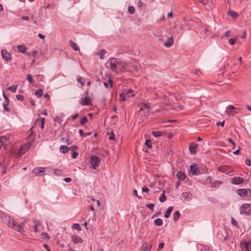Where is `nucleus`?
Wrapping results in <instances>:
<instances>
[{"label":"nucleus","mask_w":251,"mask_h":251,"mask_svg":"<svg viewBox=\"0 0 251 251\" xmlns=\"http://www.w3.org/2000/svg\"><path fill=\"white\" fill-rule=\"evenodd\" d=\"M6 220L8 221L7 225L10 227L13 228L15 230L20 232L23 233L25 230L24 229V226L26 223V221L25 220L21 224H19L17 222L15 221L13 219H11L10 217H8L6 218Z\"/></svg>","instance_id":"f257e3e1"},{"label":"nucleus","mask_w":251,"mask_h":251,"mask_svg":"<svg viewBox=\"0 0 251 251\" xmlns=\"http://www.w3.org/2000/svg\"><path fill=\"white\" fill-rule=\"evenodd\" d=\"M138 107L140 109L139 113L144 117H146L149 115L150 107L146 103L140 102L138 103Z\"/></svg>","instance_id":"f03ea898"},{"label":"nucleus","mask_w":251,"mask_h":251,"mask_svg":"<svg viewBox=\"0 0 251 251\" xmlns=\"http://www.w3.org/2000/svg\"><path fill=\"white\" fill-rule=\"evenodd\" d=\"M107 63L109 64L111 70L116 73L120 72V60L115 58L110 59Z\"/></svg>","instance_id":"7ed1b4c3"},{"label":"nucleus","mask_w":251,"mask_h":251,"mask_svg":"<svg viewBox=\"0 0 251 251\" xmlns=\"http://www.w3.org/2000/svg\"><path fill=\"white\" fill-rule=\"evenodd\" d=\"M241 215L250 216L251 215V204L244 203L240 207Z\"/></svg>","instance_id":"20e7f679"},{"label":"nucleus","mask_w":251,"mask_h":251,"mask_svg":"<svg viewBox=\"0 0 251 251\" xmlns=\"http://www.w3.org/2000/svg\"><path fill=\"white\" fill-rule=\"evenodd\" d=\"M240 111V109L230 105L226 107V113L227 115L234 116Z\"/></svg>","instance_id":"39448f33"},{"label":"nucleus","mask_w":251,"mask_h":251,"mask_svg":"<svg viewBox=\"0 0 251 251\" xmlns=\"http://www.w3.org/2000/svg\"><path fill=\"white\" fill-rule=\"evenodd\" d=\"M90 163L92 166V168L93 169H96L100 165V158L96 155H92L90 157Z\"/></svg>","instance_id":"423d86ee"},{"label":"nucleus","mask_w":251,"mask_h":251,"mask_svg":"<svg viewBox=\"0 0 251 251\" xmlns=\"http://www.w3.org/2000/svg\"><path fill=\"white\" fill-rule=\"evenodd\" d=\"M31 146V143L30 142H28L24 145L22 146L19 151V154L20 155H22L25 154L26 151H27L30 149Z\"/></svg>","instance_id":"0eeeda50"},{"label":"nucleus","mask_w":251,"mask_h":251,"mask_svg":"<svg viewBox=\"0 0 251 251\" xmlns=\"http://www.w3.org/2000/svg\"><path fill=\"white\" fill-rule=\"evenodd\" d=\"M218 171L226 174H229L233 172L231 167L228 166H221L219 167Z\"/></svg>","instance_id":"6e6552de"},{"label":"nucleus","mask_w":251,"mask_h":251,"mask_svg":"<svg viewBox=\"0 0 251 251\" xmlns=\"http://www.w3.org/2000/svg\"><path fill=\"white\" fill-rule=\"evenodd\" d=\"M244 178L241 177L235 176L233 177L230 182L234 185H238L243 183L244 182Z\"/></svg>","instance_id":"1a4fd4ad"},{"label":"nucleus","mask_w":251,"mask_h":251,"mask_svg":"<svg viewBox=\"0 0 251 251\" xmlns=\"http://www.w3.org/2000/svg\"><path fill=\"white\" fill-rule=\"evenodd\" d=\"M79 103L82 106L89 105L91 104L90 99L87 96L81 98L79 100Z\"/></svg>","instance_id":"9d476101"},{"label":"nucleus","mask_w":251,"mask_h":251,"mask_svg":"<svg viewBox=\"0 0 251 251\" xmlns=\"http://www.w3.org/2000/svg\"><path fill=\"white\" fill-rule=\"evenodd\" d=\"M190 171L192 175H198L199 174L200 169L198 165L196 164L190 166Z\"/></svg>","instance_id":"9b49d317"},{"label":"nucleus","mask_w":251,"mask_h":251,"mask_svg":"<svg viewBox=\"0 0 251 251\" xmlns=\"http://www.w3.org/2000/svg\"><path fill=\"white\" fill-rule=\"evenodd\" d=\"M71 240L72 242H73V243L75 244L81 243L83 241V239L76 234L72 235Z\"/></svg>","instance_id":"f8f14e48"},{"label":"nucleus","mask_w":251,"mask_h":251,"mask_svg":"<svg viewBox=\"0 0 251 251\" xmlns=\"http://www.w3.org/2000/svg\"><path fill=\"white\" fill-rule=\"evenodd\" d=\"M198 147V145L194 143H191L189 145V151L192 154H195L197 153V148Z\"/></svg>","instance_id":"ddd939ff"},{"label":"nucleus","mask_w":251,"mask_h":251,"mask_svg":"<svg viewBox=\"0 0 251 251\" xmlns=\"http://www.w3.org/2000/svg\"><path fill=\"white\" fill-rule=\"evenodd\" d=\"M1 54L2 58L5 61H8L11 59V55L10 53L8 52L6 50H1Z\"/></svg>","instance_id":"4468645a"},{"label":"nucleus","mask_w":251,"mask_h":251,"mask_svg":"<svg viewBox=\"0 0 251 251\" xmlns=\"http://www.w3.org/2000/svg\"><path fill=\"white\" fill-rule=\"evenodd\" d=\"M32 173L36 176L41 175L45 173V168L43 167L35 168L32 170Z\"/></svg>","instance_id":"2eb2a0df"},{"label":"nucleus","mask_w":251,"mask_h":251,"mask_svg":"<svg viewBox=\"0 0 251 251\" xmlns=\"http://www.w3.org/2000/svg\"><path fill=\"white\" fill-rule=\"evenodd\" d=\"M151 247V244L144 242L141 247V251H150Z\"/></svg>","instance_id":"dca6fc26"},{"label":"nucleus","mask_w":251,"mask_h":251,"mask_svg":"<svg viewBox=\"0 0 251 251\" xmlns=\"http://www.w3.org/2000/svg\"><path fill=\"white\" fill-rule=\"evenodd\" d=\"M182 197L185 201H189L192 199V194L190 192H184L182 193Z\"/></svg>","instance_id":"f3484780"},{"label":"nucleus","mask_w":251,"mask_h":251,"mask_svg":"<svg viewBox=\"0 0 251 251\" xmlns=\"http://www.w3.org/2000/svg\"><path fill=\"white\" fill-rule=\"evenodd\" d=\"M237 193L239 196L244 197L248 195V190L245 188L239 189L237 191Z\"/></svg>","instance_id":"a211bd4d"},{"label":"nucleus","mask_w":251,"mask_h":251,"mask_svg":"<svg viewBox=\"0 0 251 251\" xmlns=\"http://www.w3.org/2000/svg\"><path fill=\"white\" fill-rule=\"evenodd\" d=\"M174 44V39L173 37H169L167 39V40L166 42L164 43L165 47L167 48L171 47L173 44Z\"/></svg>","instance_id":"6ab92c4d"},{"label":"nucleus","mask_w":251,"mask_h":251,"mask_svg":"<svg viewBox=\"0 0 251 251\" xmlns=\"http://www.w3.org/2000/svg\"><path fill=\"white\" fill-rule=\"evenodd\" d=\"M176 176L179 181H183L185 179L186 175L184 172L179 171L177 173Z\"/></svg>","instance_id":"aec40b11"},{"label":"nucleus","mask_w":251,"mask_h":251,"mask_svg":"<svg viewBox=\"0 0 251 251\" xmlns=\"http://www.w3.org/2000/svg\"><path fill=\"white\" fill-rule=\"evenodd\" d=\"M248 244H250V242L248 243L244 240H242L241 242V247L243 251H248V250H249Z\"/></svg>","instance_id":"412c9836"},{"label":"nucleus","mask_w":251,"mask_h":251,"mask_svg":"<svg viewBox=\"0 0 251 251\" xmlns=\"http://www.w3.org/2000/svg\"><path fill=\"white\" fill-rule=\"evenodd\" d=\"M9 104V100H4L3 103V108L4 111L10 112V109L8 107Z\"/></svg>","instance_id":"4be33fe9"},{"label":"nucleus","mask_w":251,"mask_h":251,"mask_svg":"<svg viewBox=\"0 0 251 251\" xmlns=\"http://www.w3.org/2000/svg\"><path fill=\"white\" fill-rule=\"evenodd\" d=\"M17 50L19 52L24 53L27 50L26 47L25 45H19L17 46Z\"/></svg>","instance_id":"5701e85b"},{"label":"nucleus","mask_w":251,"mask_h":251,"mask_svg":"<svg viewBox=\"0 0 251 251\" xmlns=\"http://www.w3.org/2000/svg\"><path fill=\"white\" fill-rule=\"evenodd\" d=\"M70 150L69 148L66 145H62L60 147L59 151L63 153H66Z\"/></svg>","instance_id":"b1692460"},{"label":"nucleus","mask_w":251,"mask_h":251,"mask_svg":"<svg viewBox=\"0 0 251 251\" xmlns=\"http://www.w3.org/2000/svg\"><path fill=\"white\" fill-rule=\"evenodd\" d=\"M69 42L70 43L71 47L73 48V49L75 50H79V48L76 43H75L74 41H73L71 40L69 41Z\"/></svg>","instance_id":"393cba45"},{"label":"nucleus","mask_w":251,"mask_h":251,"mask_svg":"<svg viewBox=\"0 0 251 251\" xmlns=\"http://www.w3.org/2000/svg\"><path fill=\"white\" fill-rule=\"evenodd\" d=\"M173 210V206L169 207L167 208V209L165 213V217L166 218H168L170 217V214H171V212H172Z\"/></svg>","instance_id":"a878e982"},{"label":"nucleus","mask_w":251,"mask_h":251,"mask_svg":"<svg viewBox=\"0 0 251 251\" xmlns=\"http://www.w3.org/2000/svg\"><path fill=\"white\" fill-rule=\"evenodd\" d=\"M151 134L152 136H153L155 137H161L163 135H164L163 133L161 131H152L151 132Z\"/></svg>","instance_id":"bb28decb"},{"label":"nucleus","mask_w":251,"mask_h":251,"mask_svg":"<svg viewBox=\"0 0 251 251\" xmlns=\"http://www.w3.org/2000/svg\"><path fill=\"white\" fill-rule=\"evenodd\" d=\"M200 251H213L209 247L206 245H201Z\"/></svg>","instance_id":"cd10ccee"},{"label":"nucleus","mask_w":251,"mask_h":251,"mask_svg":"<svg viewBox=\"0 0 251 251\" xmlns=\"http://www.w3.org/2000/svg\"><path fill=\"white\" fill-rule=\"evenodd\" d=\"M222 182L219 180H214L211 182V186L212 187H216L219 186Z\"/></svg>","instance_id":"c85d7f7f"},{"label":"nucleus","mask_w":251,"mask_h":251,"mask_svg":"<svg viewBox=\"0 0 251 251\" xmlns=\"http://www.w3.org/2000/svg\"><path fill=\"white\" fill-rule=\"evenodd\" d=\"M9 138L5 136L0 137V143L1 144V146L4 145V143L7 142Z\"/></svg>","instance_id":"c756f323"},{"label":"nucleus","mask_w":251,"mask_h":251,"mask_svg":"<svg viewBox=\"0 0 251 251\" xmlns=\"http://www.w3.org/2000/svg\"><path fill=\"white\" fill-rule=\"evenodd\" d=\"M120 72L125 71L126 69V64L120 60Z\"/></svg>","instance_id":"7c9ffc66"},{"label":"nucleus","mask_w":251,"mask_h":251,"mask_svg":"<svg viewBox=\"0 0 251 251\" xmlns=\"http://www.w3.org/2000/svg\"><path fill=\"white\" fill-rule=\"evenodd\" d=\"M43 94V90L42 89H39L35 93V95L38 98H40Z\"/></svg>","instance_id":"2f4dec72"},{"label":"nucleus","mask_w":251,"mask_h":251,"mask_svg":"<svg viewBox=\"0 0 251 251\" xmlns=\"http://www.w3.org/2000/svg\"><path fill=\"white\" fill-rule=\"evenodd\" d=\"M180 216V213L178 211H176L174 213V221L176 222L178 221Z\"/></svg>","instance_id":"473e14b6"},{"label":"nucleus","mask_w":251,"mask_h":251,"mask_svg":"<svg viewBox=\"0 0 251 251\" xmlns=\"http://www.w3.org/2000/svg\"><path fill=\"white\" fill-rule=\"evenodd\" d=\"M154 224L157 226H161L163 224V221L161 219L157 218L154 220Z\"/></svg>","instance_id":"72a5a7b5"},{"label":"nucleus","mask_w":251,"mask_h":251,"mask_svg":"<svg viewBox=\"0 0 251 251\" xmlns=\"http://www.w3.org/2000/svg\"><path fill=\"white\" fill-rule=\"evenodd\" d=\"M41 122V127L42 129L44 128L45 123V118H42L41 119V120H39V119H37L36 120V122L37 123L38 122L40 121Z\"/></svg>","instance_id":"f704fd0d"},{"label":"nucleus","mask_w":251,"mask_h":251,"mask_svg":"<svg viewBox=\"0 0 251 251\" xmlns=\"http://www.w3.org/2000/svg\"><path fill=\"white\" fill-rule=\"evenodd\" d=\"M231 223L232 225L236 227V228H239V225L238 222L236 221V220L233 217H231Z\"/></svg>","instance_id":"c9c22d12"},{"label":"nucleus","mask_w":251,"mask_h":251,"mask_svg":"<svg viewBox=\"0 0 251 251\" xmlns=\"http://www.w3.org/2000/svg\"><path fill=\"white\" fill-rule=\"evenodd\" d=\"M17 89V85H12L8 88V90L11 91L12 92L14 93L16 91Z\"/></svg>","instance_id":"e433bc0d"},{"label":"nucleus","mask_w":251,"mask_h":251,"mask_svg":"<svg viewBox=\"0 0 251 251\" xmlns=\"http://www.w3.org/2000/svg\"><path fill=\"white\" fill-rule=\"evenodd\" d=\"M72 228L76 229L78 231L81 230V228L78 224H74L72 226Z\"/></svg>","instance_id":"4c0bfd02"},{"label":"nucleus","mask_w":251,"mask_h":251,"mask_svg":"<svg viewBox=\"0 0 251 251\" xmlns=\"http://www.w3.org/2000/svg\"><path fill=\"white\" fill-rule=\"evenodd\" d=\"M106 53V51L104 49H102L100 53H99V55H100V59H103L104 57V55Z\"/></svg>","instance_id":"58836bf2"},{"label":"nucleus","mask_w":251,"mask_h":251,"mask_svg":"<svg viewBox=\"0 0 251 251\" xmlns=\"http://www.w3.org/2000/svg\"><path fill=\"white\" fill-rule=\"evenodd\" d=\"M145 145L150 149L152 148V142L150 139H147L146 140Z\"/></svg>","instance_id":"ea45409f"},{"label":"nucleus","mask_w":251,"mask_h":251,"mask_svg":"<svg viewBox=\"0 0 251 251\" xmlns=\"http://www.w3.org/2000/svg\"><path fill=\"white\" fill-rule=\"evenodd\" d=\"M159 201L161 202H163L166 201V197L165 195L164 194V192L159 197Z\"/></svg>","instance_id":"a19ab883"},{"label":"nucleus","mask_w":251,"mask_h":251,"mask_svg":"<svg viewBox=\"0 0 251 251\" xmlns=\"http://www.w3.org/2000/svg\"><path fill=\"white\" fill-rule=\"evenodd\" d=\"M135 8L132 6H129L128 7V11L130 14H132L135 13Z\"/></svg>","instance_id":"79ce46f5"},{"label":"nucleus","mask_w":251,"mask_h":251,"mask_svg":"<svg viewBox=\"0 0 251 251\" xmlns=\"http://www.w3.org/2000/svg\"><path fill=\"white\" fill-rule=\"evenodd\" d=\"M87 122H88V119H87V117L84 116L81 118L80 123L81 125H84Z\"/></svg>","instance_id":"37998d69"},{"label":"nucleus","mask_w":251,"mask_h":251,"mask_svg":"<svg viewBox=\"0 0 251 251\" xmlns=\"http://www.w3.org/2000/svg\"><path fill=\"white\" fill-rule=\"evenodd\" d=\"M228 15L233 17V18H236L237 17V14L236 12L233 11H230L229 13H228Z\"/></svg>","instance_id":"c03bdc74"},{"label":"nucleus","mask_w":251,"mask_h":251,"mask_svg":"<svg viewBox=\"0 0 251 251\" xmlns=\"http://www.w3.org/2000/svg\"><path fill=\"white\" fill-rule=\"evenodd\" d=\"M26 80L30 83H31L33 81V76L30 74H28L26 75Z\"/></svg>","instance_id":"a18cd8bd"},{"label":"nucleus","mask_w":251,"mask_h":251,"mask_svg":"<svg viewBox=\"0 0 251 251\" xmlns=\"http://www.w3.org/2000/svg\"><path fill=\"white\" fill-rule=\"evenodd\" d=\"M34 223L35 224L34 226H33V230L35 232H36L38 231V226L40 225L37 222H35L34 221Z\"/></svg>","instance_id":"49530a36"},{"label":"nucleus","mask_w":251,"mask_h":251,"mask_svg":"<svg viewBox=\"0 0 251 251\" xmlns=\"http://www.w3.org/2000/svg\"><path fill=\"white\" fill-rule=\"evenodd\" d=\"M155 205L152 203H149L146 204V207L151 209L152 211L154 210V206Z\"/></svg>","instance_id":"de8ad7c7"},{"label":"nucleus","mask_w":251,"mask_h":251,"mask_svg":"<svg viewBox=\"0 0 251 251\" xmlns=\"http://www.w3.org/2000/svg\"><path fill=\"white\" fill-rule=\"evenodd\" d=\"M78 155V153L76 152L73 151V152L72 154V157L74 159H75L77 157Z\"/></svg>","instance_id":"09e8293b"},{"label":"nucleus","mask_w":251,"mask_h":251,"mask_svg":"<svg viewBox=\"0 0 251 251\" xmlns=\"http://www.w3.org/2000/svg\"><path fill=\"white\" fill-rule=\"evenodd\" d=\"M235 42H236V39H235L231 38L229 40V44L231 45H234Z\"/></svg>","instance_id":"8fccbe9b"},{"label":"nucleus","mask_w":251,"mask_h":251,"mask_svg":"<svg viewBox=\"0 0 251 251\" xmlns=\"http://www.w3.org/2000/svg\"><path fill=\"white\" fill-rule=\"evenodd\" d=\"M16 97L18 100H23L24 99V96L21 95H17Z\"/></svg>","instance_id":"3c124183"},{"label":"nucleus","mask_w":251,"mask_h":251,"mask_svg":"<svg viewBox=\"0 0 251 251\" xmlns=\"http://www.w3.org/2000/svg\"><path fill=\"white\" fill-rule=\"evenodd\" d=\"M144 4V3L140 0L137 1V5L139 7H141Z\"/></svg>","instance_id":"603ef678"},{"label":"nucleus","mask_w":251,"mask_h":251,"mask_svg":"<svg viewBox=\"0 0 251 251\" xmlns=\"http://www.w3.org/2000/svg\"><path fill=\"white\" fill-rule=\"evenodd\" d=\"M227 141L233 146V149H234L235 146V142L231 138H228Z\"/></svg>","instance_id":"864d4df0"},{"label":"nucleus","mask_w":251,"mask_h":251,"mask_svg":"<svg viewBox=\"0 0 251 251\" xmlns=\"http://www.w3.org/2000/svg\"><path fill=\"white\" fill-rule=\"evenodd\" d=\"M246 164L248 166H251V159H247L246 160Z\"/></svg>","instance_id":"5fc2aeb1"},{"label":"nucleus","mask_w":251,"mask_h":251,"mask_svg":"<svg viewBox=\"0 0 251 251\" xmlns=\"http://www.w3.org/2000/svg\"><path fill=\"white\" fill-rule=\"evenodd\" d=\"M42 235L45 238H47V239L50 238V236H49V234L47 233H45V232L43 233Z\"/></svg>","instance_id":"6e6d98bb"},{"label":"nucleus","mask_w":251,"mask_h":251,"mask_svg":"<svg viewBox=\"0 0 251 251\" xmlns=\"http://www.w3.org/2000/svg\"><path fill=\"white\" fill-rule=\"evenodd\" d=\"M149 191V188L147 186H144V187H143V188H142V191L143 192H148Z\"/></svg>","instance_id":"4d7b16f0"},{"label":"nucleus","mask_w":251,"mask_h":251,"mask_svg":"<svg viewBox=\"0 0 251 251\" xmlns=\"http://www.w3.org/2000/svg\"><path fill=\"white\" fill-rule=\"evenodd\" d=\"M216 125L217 126H224V125H225V121H224L222 122H217Z\"/></svg>","instance_id":"13d9d810"},{"label":"nucleus","mask_w":251,"mask_h":251,"mask_svg":"<svg viewBox=\"0 0 251 251\" xmlns=\"http://www.w3.org/2000/svg\"><path fill=\"white\" fill-rule=\"evenodd\" d=\"M112 83H113V80L112 79H110L109 78L108 79V83L109 84V87L110 88H112Z\"/></svg>","instance_id":"bf43d9fd"},{"label":"nucleus","mask_w":251,"mask_h":251,"mask_svg":"<svg viewBox=\"0 0 251 251\" xmlns=\"http://www.w3.org/2000/svg\"><path fill=\"white\" fill-rule=\"evenodd\" d=\"M78 131L81 137H84V133H83V130L82 129H79Z\"/></svg>","instance_id":"052dcab7"},{"label":"nucleus","mask_w":251,"mask_h":251,"mask_svg":"<svg viewBox=\"0 0 251 251\" xmlns=\"http://www.w3.org/2000/svg\"><path fill=\"white\" fill-rule=\"evenodd\" d=\"M81 79H82V77L79 76L77 79V81L80 83L82 85H84V83L81 81Z\"/></svg>","instance_id":"680f3d73"},{"label":"nucleus","mask_w":251,"mask_h":251,"mask_svg":"<svg viewBox=\"0 0 251 251\" xmlns=\"http://www.w3.org/2000/svg\"><path fill=\"white\" fill-rule=\"evenodd\" d=\"M133 195L134 196H137L138 198L140 199L141 197H139L138 195V193H137V191L136 190H134L133 191Z\"/></svg>","instance_id":"e2e57ef3"},{"label":"nucleus","mask_w":251,"mask_h":251,"mask_svg":"<svg viewBox=\"0 0 251 251\" xmlns=\"http://www.w3.org/2000/svg\"><path fill=\"white\" fill-rule=\"evenodd\" d=\"M78 117V114H75L73 116H72L71 117V118L73 120H75V119H76L77 117Z\"/></svg>","instance_id":"0e129e2a"},{"label":"nucleus","mask_w":251,"mask_h":251,"mask_svg":"<svg viewBox=\"0 0 251 251\" xmlns=\"http://www.w3.org/2000/svg\"><path fill=\"white\" fill-rule=\"evenodd\" d=\"M164 246V243H163V242L160 243L158 245V248H159V249H161L163 248Z\"/></svg>","instance_id":"69168bd1"},{"label":"nucleus","mask_w":251,"mask_h":251,"mask_svg":"<svg viewBox=\"0 0 251 251\" xmlns=\"http://www.w3.org/2000/svg\"><path fill=\"white\" fill-rule=\"evenodd\" d=\"M64 181L66 182H70L71 181L72 179L70 177H66L64 179Z\"/></svg>","instance_id":"338daca9"},{"label":"nucleus","mask_w":251,"mask_h":251,"mask_svg":"<svg viewBox=\"0 0 251 251\" xmlns=\"http://www.w3.org/2000/svg\"><path fill=\"white\" fill-rule=\"evenodd\" d=\"M225 35L226 37L228 38V37H229L230 36V31H226Z\"/></svg>","instance_id":"774afa93"}]
</instances>
